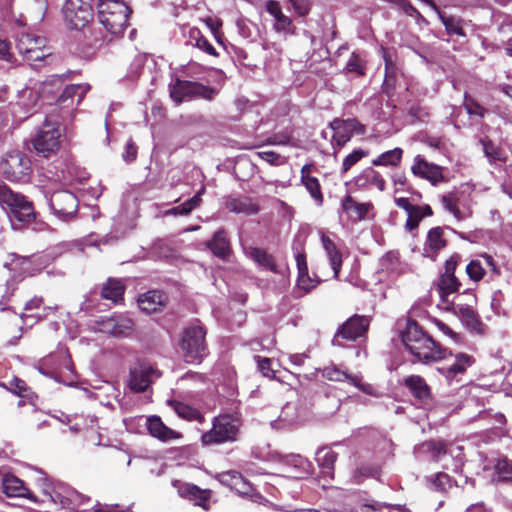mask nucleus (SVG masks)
Here are the masks:
<instances>
[{"instance_id":"nucleus-17","label":"nucleus","mask_w":512,"mask_h":512,"mask_svg":"<svg viewBox=\"0 0 512 512\" xmlns=\"http://www.w3.org/2000/svg\"><path fill=\"white\" fill-rule=\"evenodd\" d=\"M99 331L116 338L130 337L134 331V321L127 315H114L97 322Z\"/></svg>"},{"instance_id":"nucleus-33","label":"nucleus","mask_w":512,"mask_h":512,"mask_svg":"<svg viewBox=\"0 0 512 512\" xmlns=\"http://www.w3.org/2000/svg\"><path fill=\"white\" fill-rule=\"evenodd\" d=\"M299 422L300 415L297 406L293 403H287L282 408L278 418L271 422V426L274 429H289L297 426Z\"/></svg>"},{"instance_id":"nucleus-21","label":"nucleus","mask_w":512,"mask_h":512,"mask_svg":"<svg viewBox=\"0 0 512 512\" xmlns=\"http://www.w3.org/2000/svg\"><path fill=\"white\" fill-rule=\"evenodd\" d=\"M359 125L360 124L355 119H335L330 123V128L334 131L332 146L335 151L336 147H343L351 139L353 131H355Z\"/></svg>"},{"instance_id":"nucleus-50","label":"nucleus","mask_w":512,"mask_h":512,"mask_svg":"<svg viewBox=\"0 0 512 512\" xmlns=\"http://www.w3.org/2000/svg\"><path fill=\"white\" fill-rule=\"evenodd\" d=\"M436 12L449 35H465L462 28V20L460 18L454 16H446L445 14L441 13L438 9L436 10Z\"/></svg>"},{"instance_id":"nucleus-41","label":"nucleus","mask_w":512,"mask_h":512,"mask_svg":"<svg viewBox=\"0 0 512 512\" xmlns=\"http://www.w3.org/2000/svg\"><path fill=\"white\" fill-rule=\"evenodd\" d=\"M433 214L432 208L430 205H413L412 209L407 213V221L405 224V228L409 231L416 229L419 225V222L424 218L431 216Z\"/></svg>"},{"instance_id":"nucleus-24","label":"nucleus","mask_w":512,"mask_h":512,"mask_svg":"<svg viewBox=\"0 0 512 512\" xmlns=\"http://www.w3.org/2000/svg\"><path fill=\"white\" fill-rule=\"evenodd\" d=\"M173 486L177 489L178 494L186 499L206 509V502L210 497L208 490H202L198 486L190 483L181 482L179 480L173 481Z\"/></svg>"},{"instance_id":"nucleus-49","label":"nucleus","mask_w":512,"mask_h":512,"mask_svg":"<svg viewBox=\"0 0 512 512\" xmlns=\"http://www.w3.org/2000/svg\"><path fill=\"white\" fill-rule=\"evenodd\" d=\"M319 282V280L311 278L308 275V271L304 273H298L296 288L293 290L294 297L300 298L304 296L310 290L315 288Z\"/></svg>"},{"instance_id":"nucleus-1","label":"nucleus","mask_w":512,"mask_h":512,"mask_svg":"<svg viewBox=\"0 0 512 512\" xmlns=\"http://www.w3.org/2000/svg\"><path fill=\"white\" fill-rule=\"evenodd\" d=\"M401 340L405 349L417 361L424 364L437 362L442 357L441 348L414 320H407L401 332Z\"/></svg>"},{"instance_id":"nucleus-55","label":"nucleus","mask_w":512,"mask_h":512,"mask_svg":"<svg viewBox=\"0 0 512 512\" xmlns=\"http://www.w3.org/2000/svg\"><path fill=\"white\" fill-rule=\"evenodd\" d=\"M367 152L362 149H355L349 155H347L343 162L341 173L344 174L349 171L355 164H357L362 158L367 156Z\"/></svg>"},{"instance_id":"nucleus-53","label":"nucleus","mask_w":512,"mask_h":512,"mask_svg":"<svg viewBox=\"0 0 512 512\" xmlns=\"http://www.w3.org/2000/svg\"><path fill=\"white\" fill-rule=\"evenodd\" d=\"M463 105L470 116L483 118L487 113V109H485L474 98L468 96L467 94H465Z\"/></svg>"},{"instance_id":"nucleus-58","label":"nucleus","mask_w":512,"mask_h":512,"mask_svg":"<svg viewBox=\"0 0 512 512\" xmlns=\"http://www.w3.org/2000/svg\"><path fill=\"white\" fill-rule=\"evenodd\" d=\"M377 474L378 469L376 467H371V465L368 464H362L355 471V482L359 484L362 482L363 478L376 476Z\"/></svg>"},{"instance_id":"nucleus-5","label":"nucleus","mask_w":512,"mask_h":512,"mask_svg":"<svg viewBox=\"0 0 512 512\" xmlns=\"http://www.w3.org/2000/svg\"><path fill=\"white\" fill-rule=\"evenodd\" d=\"M32 171L30 158L20 150H9L0 159V176L11 183H28Z\"/></svg>"},{"instance_id":"nucleus-14","label":"nucleus","mask_w":512,"mask_h":512,"mask_svg":"<svg viewBox=\"0 0 512 512\" xmlns=\"http://www.w3.org/2000/svg\"><path fill=\"white\" fill-rule=\"evenodd\" d=\"M369 323L370 321L366 316L354 315L350 317L337 329L332 339V344L335 346H343L341 339L355 341L366 333Z\"/></svg>"},{"instance_id":"nucleus-39","label":"nucleus","mask_w":512,"mask_h":512,"mask_svg":"<svg viewBox=\"0 0 512 512\" xmlns=\"http://www.w3.org/2000/svg\"><path fill=\"white\" fill-rule=\"evenodd\" d=\"M46 39L30 33H21L16 39V48L20 54L26 56L37 47L45 46Z\"/></svg>"},{"instance_id":"nucleus-61","label":"nucleus","mask_w":512,"mask_h":512,"mask_svg":"<svg viewBox=\"0 0 512 512\" xmlns=\"http://www.w3.org/2000/svg\"><path fill=\"white\" fill-rule=\"evenodd\" d=\"M143 65H144V60L141 56L139 57H136L130 67H129V71L126 75V78L129 80V81H135L136 79H138L140 77V74L142 72V69H143Z\"/></svg>"},{"instance_id":"nucleus-9","label":"nucleus","mask_w":512,"mask_h":512,"mask_svg":"<svg viewBox=\"0 0 512 512\" xmlns=\"http://www.w3.org/2000/svg\"><path fill=\"white\" fill-rule=\"evenodd\" d=\"M61 131L59 125L45 120L36 136L32 139L33 147L38 155L48 158L60 147Z\"/></svg>"},{"instance_id":"nucleus-42","label":"nucleus","mask_w":512,"mask_h":512,"mask_svg":"<svg viewBox=\"0 0 512 512\" xmlns=\"http://www.w3.org/2000/svg\"><path fill=\"white\" fill-rule=\"evenodd\" d=\"M205 193V187H201V189L190 199L185 201L184 203L175 206L166 211V215H188L191 211L196 209L201 204V197Z\"/></svg>"},{"instance_id":"nucleus-57","label":"nucleus","mask_w":512,"mask_h":512,"mask_svg":"<svg viewBox=\"0 0 512 512\" xmlns=\"http://www.w3.org/2000/svg\"><path fill=\"white\" fill-rule=\"evenodd\" d=\"M51 55L50 49L45 45L43 47H37L24 56V59L31 62H41L44 61L48 56Z\"/></svg>"},{"instance_id":"nucleus-8","label":"nucleus","mask_w":512,"mask_h":512,"mask_svg":"<svg viewBox=\"0 0 512 512\" xmlns=\"http://www.w3.org/2000/svg\"><path fill=\"white\" fill-rule=\"evenodd\" d=\"M436 370L441 374L448 384L460 382L466 370L474 363V358L466 353L453 354L443 349L442 357L436 362Z\"/></svg>"},{"instance_id":"nucleus-6","label":"nucleus","mask_w":512,"mask_h":512,"mask_svg":"<svg viewBox=\"0 0 512 512\" xmlns=\"http://www.w3.org/2000/svg\"><path fill=\"white\" fill-rule=\"evenodd\" d=\"M241 425V419L237 415H219L214 418L212 428L202 434L201 442L203 445L235 442L238 440Z\"/></svg>"},{"instance_id":"nucleus-12","label":"nucleus","mask_w":512,"mask_h":512,"mask_svg":"<svg viewBox=\"0 0 512 512\" xmlns=\"http://www.w3.org/2000/svg\"><path fill=\"white\" fill-rule=\"evenodd\" d=\"M460 256L457 254L452 255L446 260L444 266V272L440 275L437 283L438 293L441 302L447 306L454 303V300H450V295L456 293L461 286L460 281L455 277V270L457 268Z\"/></svg>"},{"instance_id":"nucleus-23","label":"nucleus","mask_w":512,"mask_h":512,"mask_svg":"<svg viewBox=\"0 0 512 512\" xmlns=\"http://www.w3.org/2000/svg\"><path fill=\"white\" fill-rule=\"evenodd\" d=\"M407 264L401 261L397 251H389L379 259V273L388 277H397L405 273Z\"/></svg>"},{"instance_id":"nucleus-31","label":"nucleus","mask_w":512,"mask_h":512,"mask_svg":"<svg viewBox=\"0 0 512 512\" xmlns=\"http://www.w3.org/2000/svg\"><path fill=\"white\" fill-rule=\"evenodd\" d=\"M321 243L325 250L326 256L329 260L330 266L333 271V277L338 278L339 272L342 267V254L329 236L324 232H320Z\"/></svg>"},{"instance_id":"nucleus-3","label":"nucleus","mask_w":512,"mask_h":512,"mask_svg":"<svg viewBox=\"0 0 512 512\" xmlns=\"http://www.w3.org/2000/svg\"><path fill=\"white\" fill-rule=\"evenodd\" d=\"M41 475L42 476L38 478V483L43 493L49 497L54 504H58L64 509L75 510L90 501L89 497L79 493L69 485L60 481L54 482L42 472Z\"/></svg>"},{"instance_id":"nucleus-27","label":"nucleus","mask_w":512,"mask_h":512,"mask_svg":"<svg viewBox=\"0 0 512 512\" xmlns=\"http://www.w3.org/2000/svg\"><path fill=\"white\" fill-rule=\"evenodd\" d=\"M404 386L409 390L413 397L419 402L425 404L431 399V390L425 379L419 375H410L404 378Z\"/></svg>"},{"instance_id":"nucleus-2","label":"nucleus","mask_w":512,"mask_h":512,"mask_svg":"<svg viewBox=\"0 0 512 512\" xmlns=\"http://www.w3.org/2000/svg\"><path fill=\"white\" fill-rule=\"evenodd\" d=\"M0 206L7 212L12 226L14 221L20 225L31 223L35 218V211L32 202L20 194L12 191L6 184L0 182Z\"/></svg>"},{"instance_id":"nucleus-29","label":"nucleus","mask_w":512,"mask_h":512,"mask_svg":"<svg viewBox=\"0 0 512 512\" xmlns=\"http://www.w3.org/2000/svg\"><path fill=\"white\" fill-rule=\"evenodd\" d=\"M354 184L362 190L376 187L379 191H384L386 182L379 172L373 168H366L354 178Z\"/></svg>"},{"instance_id":"nucleus-22","label":"nucleus","mask_w":512,"mask_h":512,"mask_svg":"<svg viewBox=\"0 0 512 512\" xmlns=\"http://www.w3.org/2000/svg\"><path fill=\"white\" fill-rule=\"evenodd\" d=\"M322 376L330 381H348L362 392L369 395L372 394V386L369 384H363L360 376L350 375L335 365L325 367L322 371Z\"/></svg>"},{"instance_id":"nucleus-54","label":"nucleus","mask_w":512,"mask_h":512,"mask_svg":"<svg viewBox=\"0 0 512 512\" xmlns=\"http://www.w3.org/2000/svg\"><path fill=\"white\" fill-rule=\"evenodd\" d=\"M495 472L501 481H512V462L499 459L495 465Z\"/></svg>"},{"instance_id":"nucleus-32","label":"nucleus","mask_w":512,"mask_h":512,"mask_svg":"<svg viewBox=\"0 0 512 512\" xmlns=\"http://www.w3.org/2000/svg\"><path fill=\"white\" fill-rule=\"evenodd\" d=\"M206 246L216 257L226 260L230 256L232 250L227 234L224 229L217 230L211 240L207 241Z\"/></svg>"},{"instance_id":"nucleus-52","label":"nucleus","mask_w":512,"mask_h":512,"mask_svg":"<svg viewBox=\"0 0 512 512\" xmlns=\"http://www.w3.org/2000/svg\"><path fill=\"white\" fill-rule=\"evenodd\" d=\"M215 478L224 486L233 490L235 486L238 484L243 476L240 472L235 470H229L225 472L218 473Z\"/></svg>"},{"instance_id":"nucleus-43","label":"nucleus","mask_w":512,"mask_h":512,"mask_svg":"<svg viewBox=\"0 0 512 512\" xmlns=\"http://www.w3.org/2000/svg\"><path fill=\"white\" fill-rule=\"evenodd\" d=\"M168 405L174 410V412L182 419L188 421H203L202 414L195 408L176 400H169Z\"/></svg>"},{"instance_id":"nucleus-62","label":"nucleus","mask_w":512,"mask_h":512,"mask_svg":"<svg viewBox=\"0 0 512 512\" xmlns=\"http://www.w3.org/2000/svg\"><path fill=\"white\" fill-rule=\"evenodd\" d=\"M259 371L262 373L263 376L267 378H274L275 372L271 368V361L268 358H263L261 356H255L254 357Z\"/></svg>"},{"instance_id":"nucleus-36","label":"nucleus","mask_w":512,"mask_h":512,"mask_svg":"<svg viewBox=\"0 0 512 512\" xmlns=\"http://www.w3.org/2000/svg\"><path fill=\"white\" fill-rule=\"evenodd\" d=\"M243 251L244 254L258 266L269 271H276V265L273 257L264 249L255 246H243Z\"/></svg>"},{"instance_id":"nucleus-20","label":"nucleus","mask_w":512,"mask_h":512,"mask_svg":"<svg viewBox=\"0 0 512 512\" xmlns=\"http://www.w3.org/2000/svg\"><path fill=\"white\" fill-rule=\"evenodd\" d=\"M160 372L151 365L143 364L131 370L129 386L135 392H144L153 379L159 378Z\"/></svg>"},{"instance_id":"nucleus-48","label":"nucleus","mask_w":512,"mask_h":512,"mask_svg":"<svg viewBox=\"0 0 512 512\" xmlns=\"http://www.w3.org/2000/svg\"><path fill=\"white\" fill-rule=\"evenodd\" d=\"M190 43L197 47L199 50L206 52L209 55L217 56L216 49L212 44L202 35L201 31L197 28H192L189 31Z\"/></svg>"},{"instance_id":"nucleus-46","label":"nucleus","mask_w":512,"mask_h":512,"mask_svg":"<svg viewBox=\"0 0 512 512\" xmlns=\"http://www.w3.org/2000/svg\"><path fill=\"white\" fill-rule=\"evenodd\" d=\"M403 156V150L396 147L380 154L377 158L372 160L374 166L397 167Z\"/></svg>"},{"instance_id":"nucleus-35","label":"nucleus","mask_w":512,"mask_h":512,"mask_svg":"<svg viewBox=\"0 0 512 512\" xmlns=\"http://www.w3.org/2000/svg\"><path fill=\"white\" fill-rule=\"evenodd\" d=\"M341 207L353 220L362 221L367 217L373 205L369 202L358 203L350 195H347L343 198Z\"/></svg>"},{"instance_id":"nucleus-47","label":"nucleus","mask_w":512,"mask_h":512,"mask_svg":"<svg viewBox=\"0 0 512 512\" xmlns=\"http://www.w3.org/2000/svg\"><path fill=\"white\" fill-rule=\"evenodd\" d=\"M366 69V60L364 55L359 51H353L345 65L344 70L355 76H363Z\"/></svg>"},{"instance_id":"nucleus-60","label":"nucleus","mask_w":512,"mask_h":512,"mask_svg":"<svg viewBox=\"0 0 512 512\" xmlns=\"http://www.w3.org/2000/svg\"><path fill=\"white\" fill-rule=\"evenodd\" d=\"M9 390L20 397H27L29 388L27 387L25 381L14 377L9 381Z\"/></svg>"},{"instance_id":"nucleus-63","label":"nucleus","mask_w":512,"mask_h":512,"mask_svg":"<svg viewBox=\"0 0 512 512\" xmlns=\"http://www.w3.org/2000/svg\"><path fill=\"white\" fill-rule=\"evenodd\" d=\"M432 484L434 488L439 491H446L452 486L451 478L446 473H438Z\"/></svg>"},{"instance_id":"nucleus-16","label":"nucleus","mask_w":512,"mask_h":512,"mask_svg":"<svg viewBox=\"0 0 512 512\" xmlns=\"http://www.w3.org/2000/svg\"><path fill=\"white\" fill-rule=\"evenodd\" d=\"M464 294L469 297V302H454L447 306V308H451L456 314H458L461 321L470 331L481 333L482 322L473 309V306L476 303V295L471 289L465 290Z\"/></svg>"},{"instance_id":"nucleus-11","label":"nucleus","mask_w":512,"mask_h":512,"mask_svg":"<svg viewBox=\"0 0 512 512\" xmlns=\"http://www.w3.org/2000/svg\"><path fill=\"white\" fill-rule=\"evenodd\" d=\"M47 200L50 210L59 220L67 222L75 217L79 201L72 192L68 190L55 191L47 197Z\"/></svg>"},{"instance_id":"nucleus-38","label":"nucleus","mask_w":512,"mask_h":512,"mask_svg":"<svg viewBox=\"0 0 512 512\" xmlns=\"http://www.w3.org/2000/svg\"><path fill=\"white\" fill-rule=\"evenodd\" d=\"M226 207L232 213L244 215H255L259 211V206L248 197L230 198Z\"/></svg>"},{"instance_id":"nucleus-26","label":"nucleus","mask_w":512,"mask_h":512,"mask_svg":"<svg viewBox=\"0 0 512 512\" xmlns=\"http://www.w3.org/2000/svg\"><path fill=\"white\" fill-rule=\"evenodd\" d=\"M167 301L168 297L163 291L150 290L139 296L138 306L142 311L151 314L164 307Z\"/></svg>"},{"instance_id":"nucleus-56","label":"nucleus","mask_w":512,"mask_h":512,"mask_svg":"<svg viewBox=\"0 0 512 512\" xmlns=\"http://www.w3.org/2000/svg\"><path fill=\"white\" fill-rule=\"evenodd\" d=\"M233 490L237 492L239 495L249 497L254 501H256V499L259 498V495L254 492V488L251 485V483L244 477L240 481H238V484L235 486Z\"/></svg>"},{"instance_id":"nucleus-25","label":"nucleus","mask_w":512,"mask_h":512,"mask_svg":"<svg viewBox=\"0 0 512 512\" xmlns=\"http://www.w3.org/2000/svg\"><path fill=\"white\" fill-rule=\"evenodd\" d=\"M337 458L338 454L328 446H323L316 452V462L321 476L327 481L334 478V467Z\"/></svg>"},{"instance_id":"nucleus-51","label":"nucleus","mask_w":512,"mask_h":512,"mask_svg":"<svg viewBox=\"0 0 512 512\" xmlns=\"http://www.w3.org/2000/svg\"><path fill=\"white\" fill-rule=\"evenodd\" d=\"M381 51H382L383 60L385 62L384 84L389 86V85H391L390 84L391 80L395 77V75L397 73V65L393 60V56L391 55V53L388 50L381 47Z\"/></svg>"},{"instance_id":"nucleus-13","label":"nucleus","mask_w":512,"mask_h":512,"mask_svg":"<svg viewBox=\"0 0 512 512\" xmlns=\"http://www.w3.org/2000/svg\"><path fill=\"white\" fill-rule=\"evenodd\" d=\"M91 0H66L62 12L67 24L76 30L84 28L92 19Z\"/></svg>"},{"instance_id":"nucleus-19","label":"nucleus","mask_w":512,"mask_h":512,"mask_svg":"<svg viewBox=\"0 0 512 512\" xmlns=\"http://www.w3.org/2000/svg\"><path fill=\"white\" fill-rule=\"evenodd\" d=\"M411 171L415 176L428 180L434 186L444 180L442 167L426 161L421 155L415 156Z\"/></svg>"},{"instance_id":"nucleus-37","label":"nucleus","mask_w":512,"mask_h":512,"mask_svg":"<svg viewBox=\"0 0 512 512\" xmlns=\"http://www.w3.org/2000/svg\"><path fill=\"white\" fill-rule=\"evenodd\" d=\"M310 166L304 165L301 169V182L305 186L306 190L309 192L311 197L314 199L317 206H321L323 204V194L321 191V186L316 177L310 176Z\"/></svg>"},{"instance_id":"nucleus-64","label":"nucleus","mask_w":512,"mask_h":512,"mask_svg":"<svg viewBox=\"0 0 512 512\" xmlns=\"http://www.w3.org/2000/svg\"><path fill=\"white\" fill-rule=\"evenodd\" d=\"M31 10L35 13V19L42 20L48 8L47 0H31Z\"/></svg>"},{"instance_id":"nucleus-59","label":"nucleus","mask_w":512,"mask_h":512,"mask_svg":"<svg viewBox=\"0 0 512 512\" xmlns=\"http://www.w3.org/2000/svg\"><path fill=\"white\" fill-rule=\"evenodd\" d=\"M480 142L483 146V152L490 162L500 159V150L492 141L489 139H481Z\"/></svg>"},{"instance_id":"nucleus-44","label":"nucleus","mask_w":512,"mask_h":512,"mask_svg":"<svg viewBox=\"0 0 512 512\" xmlns=\"http://www.w3.org/2000/svg\"><path fill=\"white\" fill-rule=\"evenodd\" d=\"M125 291V286L120 280L108 279L103 285L101 290V296L104 299L111 300L114 303L122 300Z\"/></svg>"},{"instance_id":"nucleus-30","label":"nucleus","mask_w":512,"mask_h":512,"mask_svg":"<svg viewBox=\"0 0 512 512\" xmlns=\"http://www.w3.org/2000/svg\"><path fill=\"white\" fill-rule=\"evenodd\" d=\"M2 490L10 498L24 497L32 499V493L25 486L24 482L12 474H7L3 477Z\"/></svg>"},{"instance_id":"nucleus-28","label":"nucleus","mask_w":512,"mask_h":512,"mask_svg":"<svg viewBox=\"0 0 512 512\" xmlns=\"http://www.w3.org/2000/svg\"><path fill=\"white\" fill-rule=\"evenodd\" d=\"M445 246L446 240L443 237L442 228L434 227L428 231L423 247V256L435 260L439 251Z\"/></svg>"},{"instance_id":"nucleus-34","label":"nucleus","mask_w":512,"mask_h":512,"mask_svg":"<svg viewBox=\"0 0 512 512\" xmlns=\"http://www.w3.org/2000/svg\"><path fill=\"white\" fill-rule=\"evenodd\" d=\"M147 428L151 436L161 441H169L180 438V434L167 427L159 417L151 416L147 418Z\"/></svg>"},{"instance_id":"nucleus-18","label":"nucleus","mask_w":512,"mask_h":512,"mask_svg":"<svg viewBox=\"0 0 512 512\" xmlns=\"http://www.w3.org/2000/svg\"><path fill=\"white\" fill-rule=\"evenodd\" d=\"M487 271L491 273L492 277L500 275V269L494 258L487 253L479 255L476 259L471 260L466 266V273L474 282L482 280Z\"/></svg>"},{"instance_id":"nucleus-45","label":"nucleus","mask_w":512,"mask_h":512,"mask_svg":"<svg viewBox=\"0 0 512 512\" xmlns=\"http://www.w3.org/2000/svg\"><path fill=\"white\" fill-rule=\"evenodd\" d=\"M90 90L88 83L71 84L67 85L59 97L61 103L66 102L68 99L77 98L76 105H79L84 99L87 92Z\"/></svg>"},{"instance_id":"nucleus-40","label":"nucleus","mask_w":512,"mask_h":512,"mask_svg":"<svg viewBox=\"0 0 512 512\" xmlns=\"http://www.w3.org/2000/svg\"><path fill=\"white\" fill-rule=\"evenodd\" d=\"M441 202L446 211L451 213L457 221H463L470 216L469 211L460 209V201L456 193L450 192L441 197Z\"/></svg>"},{"instance_id":"nucleus-15","label":"nucleus","mask_w":512,"mask_h":512,"mask_svg":"<svg viewBox=\"0 0 512 512\" xmlns=\"http://www.w3.org/2000/svg\"><path fill=\"white\" fill-rule=\"evenodd\" d=\"M423 448L430 453L434 461H442L446 456L453 459L452 470L456 473L460 472L463 466V455L461 446H448L442 441H428L423 443Z\"/></svg>"},{"instance_id":"nucleus-7","label":"nucleus","mask_w":512,"mask_h":512,"mask_svg":"<svg viewBox=\"0 0 512 512\" xmlns=\"http://www.w3.org/2000/svg\"><path fill=\"white\" fill-rule=\"evenodd\" d=\"M205 336L204 327L198 323H193L184 330L180 347L187 363L200 364L207 355Z\"/></svg>"},{"instance_id":"nucleus-4","label":"nucleus","mask_w":512,"mask_h":512,"mask_svg":"<svg viewBox=\"0 0 512 512\" xmlns=\"http://www.w3.org/2000/svg\"><path fill=\"white\" fill-rule=\"evenodd\" d=\"M131 9L122 0H100L98 19L112 35L119 36L128 25Z\"/></svg>"},{"instance_id":"nucleus-10","label":"nucleus","mask_w":512,"mask_h":512,"mask_svg":"<svg viewBox=\"0 0 512 512\" xmlns=\"http://www.w3.org/2000/svg\"><path fill=\"white\" fill-rule=\"evenodd\" d=\"M214 94L213 88L198 82L177 79L170 85V97L176 104L196 97L211 100Z\"/></svg>"}]
</instances>
